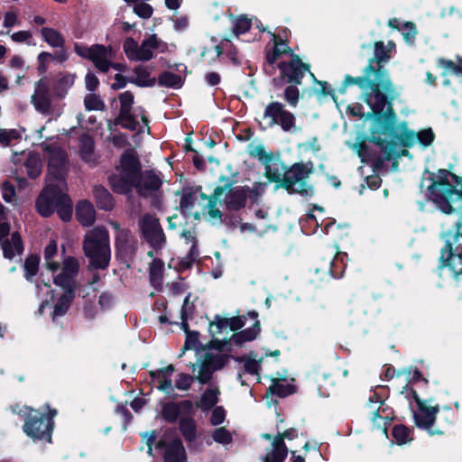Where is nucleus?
Listing matches in <instances>:
<instances>
[{
	"label": "nucleus",
	"instance_id": "obj_1",
	"mask_svg": "<svg viewBox=\"0 0 462 462\" xmlns=\"http://www.w3.org/2000/svg\"><path fill=\"white\" fill-rule=\"evenodd\" d=\"M118 173L109 178L112 189L116 193L130 195L135 188L140 196L146 197L160 189V178L151 172L141 173L139 160L131 151L124 152L121 157Z\"/></svg>",
	"mask_w": 462,
	"mask_h": 462
},
{
	"label": "nucleus",
	"instance_id": "obj_2",
	"mask_svg": "<svg viewBox=\"0 0 462 462\" xmlns=\"http://www.w3.org/2000/svg\"><path fill=\"white\" fill-rule=\"evenodd\" d=\"M357 85L364 90L363 97L371 107L373 113L380 114L386 106L387 97L393 99L399 93L393 85L386 69H375L372 65H366L361 77H345L344 86Z\"/></svg>",
	"mask_w": 462,
	"mask_h": 462
},
{
	"label": "nucleus",
	"instance_id": "obj_3",
	"mask_svg": "<svg viewBox=\"0 0 462 462\" xmlns=\"http://www.w3.org/2000/svg\"><path fill=\"white\" fill-rule=\"evenodd\" d=\"M429 198L444 213L453 211L452 205L462 199V178L447 170H439L428 188Z\"/></svg>",
	"mask_w": 462,
	"mask_h": 462
},
{
	"label": "nucleus",
	"instance_id": "obj_4",
	"mask_svg": "<svg viewBox=\"0 0 462 462\" xmlns=\"http://www.w3.org/2000/svg\"><path fill=\"white\" fill-rule=\"evenodd\" d=\"M66 185L47 180L45 189H42L36 201L38 213L42 217L51 216L57 210L63 221H69L72 215V201L65 193Z\"/></svg>",
	"mask_w": 462,
	"mask_h": 462
},
{
	"label": "nucleus",
	"instance_id": "obj_5",
	"mask_svg": "<svg viewBox=\"0 0 462 462\" xmlns=\"http://www.w3.org/2000/svg\"><path fill=\"white\" fill-rule=\"evenodd\" d=\"M83 248L93 267L100 269L107 267L110 260V246L109 236L105 228L97 226L89 230L85 236Z\"/></svg>",
	"mask_w": 462,
	"mask_h": 462
},
{
	"label": "nucleus",
	"instance_id": "obj_6",
	"mask_svg": "<svg viewBox=\"0 0 462 462\" xmlns=\"http://www.w3.org/2000/svg\"><path fill=\"white\" fill-rule=\"evenodd\" d=\"M247 193L245 187L232 188L231 186L217 187L214 190L211 199L203 205V209H207L210 219H221V212L217 205H226L227 208L237 209L245 205Z\"/></svg>",
	"mask_w": 462,
	"mask_h": 462
},
{
	"label": "nucleus",
	"instance_id": "obj_7",
	"mask_svg": "<svg viewBox=\"0 0 462 462\" xmlns=\"http://www.w3.org/2000/svg\"><path fill=\"white\" fill-rule=\"evenodd\" d=\"M123 49L128 60L148 61L153 58L154 51L160 53L169 51V45L156 34H150L142 41L141 44H138L133 38H126Z\"/></svg>",
	"mask_w": 462,
	"mask_h": 462
},
{
	"label": "nucleus",
	"instance_id": "obj_8",
	"mask_svg": "<svg viewBox=\"0 0 462 462\" xmlns=\"http://www.w3.org/2000/svg\"><path fill=\"white\" fill-rule=\"evenodd\" d=\"M313 171V164L310 163H294L285 172L284 178L281 184L282 187L291 193H299L309 196L313 193L312 187L308 183V179Z\"/></svg>",
	"mask_w": 462,
	"mask_h": 462
},
{
	"label": "nucleus",
	"instance_id": "obj_9",
	"mask_svg": "<svg viewBox=\"0 0 462 462\" xmlns=\"http://www.w3.org/2000/svg\"><path fill=\"white\" fill-rule=\"evenodd\" d=\"M120 102V111L116 118L115 123L122 127L131 131H143V127L148 128V120L142 107L136 108L137 116H141L143 125H140L135 116L132 114V106L134 104V96L131 91H125L118 96Z\"/></svg>",
	"mask_w": 462,
	"mask_h": 462
},
{
	"label": "nucleus",
	"instance_id": "obj_10",
	"mask_svg": "<svg viewBox=\"0 0 462 462\" xmlns=\"http://www.w3.org/2000/svg\"><path fill=\"white\" fill-rule=\"evenodd\" d=\"M74 49L79 56L90 60L101 72H107L110 69L111 61L116 56V52L111 47L100 44L90 47L76 44Z\"/></svg>",
	"mask_w": 462,
	"mask_h": 462
},
{
	"label": "nucleus",
	"instance_id": "obj_11",
	"mask_svg": "<svg viewBox=\"0 0 462 462\" xmlns=\"http://www.w3.org/2000/svg\"><path fill=\"white\" fill-rule=\"evenodd\" d=\"M139 227L142 236L152 249L158 251L165 245L166 236L158 217L144 214L140 217Z\"/></svg>",
	"mask_w": 462,
	"mask_h": 462
},
{
	"label": "nucleus",
	"instance_id": "obj_12",
	"mask_svg": "<svg viewBox=\"0 0 462 462\" xmlns=\"http://www.w3.org/2000/svg\"><path fill=\"white\" fill-rule=\"evenodd\" d=\"M263 119L267 121L269 126L280 125L285 132H291L295 128V116L286 110L284 105L273 101L265 106Z\"/></svg>",
	"mask_w": 462,
	"mask_h": 462
},
{
	"label": "nucleus",
	"instance_id": "obj_13",
	"mask_svg": "<svg viewBox=\"0 0 462 462\" xmlns=\"http://www.w3.org/2000/svg\"><path fill=\"white\" fill-rule=\"evenodd\" d=\"M211 197L205 196L200 189H185L182 190L180 208L183 214L192 215L196 219H199L200 214H207V209H203V205L208 202Z\"/></svg>",
	"mask_w": 462,
	"mask_h": 462
},
{
	"label": "nucleus",
	"instance_id": "obj_14",
	"mask_svg": "<svg viewBox=\"0 0 462 462\" xmlns=\"http://www.w3.org/2000/svg\"><path fill=\"white\" fill-rule=\"evenodd\" d=\"M0 246L4 256L8 259L21 255L23 251L20 234L16 231L10 233V226L6 223H0Z\"/></svg>",
	"mask_w": 462,
	"mask_h": 462
},
{
	"label": "nucleus",
	"instance_id": "obj_15",
	"mask_svg": "<svg viewBox=\"0 0 462 462\" xmlns=\"http://www.w3.org/2000/svg\"><path fill=\"white\" fill-rule=\"evenodd\" d=\"M53 423L50 419H45L44 415L40 417L30 415L23 425V431L31 438L44 439L47 442L51 441V432Z\"/></svg>",
	"mask_w": 462,
	"mask_h": 462
},
{
	"label": "nucleus",
	"instance_id": "obj_16",
	"mask_svg": "<svg viewBox=\"0 0 462 462\" xmlns=\"http://www.w3.org/2000/svg\"><path fill=\"white\" fill-rule=\"evenodd\" d=\"M418 411L414 413V420L418 427L427 430L431 435L440 434V430H432L439 408L430 405L426 401L417 400Z\"/></svg>",
	"mask_w": 462,
	"mask_h": 462
},
{
	"label": "nucleus",
	"instance_id": "obj_17",
	"mask_svg": "<svg viewBox=\"0 0 462 462\" xmlns=\"http://www.w3.org/2000/svg\"><path fill=\"white\" fill-rule=\"evenodd\" d=\"M79 269V261L73 257L68 256L63 260L60 272L53 276L54 283L60 289L75 288V277Z\"/></svg>",
	"mask_w": 462,
	"mask_h": 462
},
{
	"label": "nucleus",
	"instance_id": "obj_18",
	"mask_svg": "<svg viewBox=\"0 0 462 462\" xmlns=\"http://www.w3.org/2000/svg\"><path fill=\"white\" fill-rule=\"evenodd\" d=\"M67 170V157L60 148H54L51 151L49 170L47 180L59 182L61 186H65L64 174Z\"/></svg>",
	"mask_w": 462,
	"mask_h": 462
},
{
	"label": "nucleus",
	"instance_id": "obj_19",
	"mask_svg": "<svg viewBox=\"0 0 462 462\" xmlns=\"http://www.w3.org/2000/svg\"><path fill=\"white\" fill-rule=\"evenodd\" d=\"M282 76L289 82L300 84L304 74L310 71V66L303 63L298 56L292 55L289 61H282L278 65Z\"/></svg>",
	"mask_w": 462,
	"mask_h": 462
},
{
	"label": "nucleus",
	"instance_id": "obj_20",
	"mask_svg": "<svg viewBox=\"0 0 462 462\" xmlns=\"http://www.w3.org/2000/svg\"><path fill=\"white\" fill-rule=\"evenodd\" d=\"M262 438L270 440L262 456L263 462H283L288 455V448L280 437L263 434Z\"/></svg>",
	"mask_w": 462,
	"mask_h": 462
},
{
	"label": "nucleus",
	"instance_id": "obj_21",
	"mask_svg": "<svg viewBox=\"0 0 462 462\" xmlns=\"http://www.w3.org/2000/svg\"><path fill=\"white\" fill-rule=\"evenodd\" d=\"M367 418L373 422L374 426L386 434L388 414H385L383 403L380 400H371L365 408Z\"/></svg>",
	"mask_w": 462,
	"mask_h": 462
},
{
	"label": "nucleus",
	"instance_id": "obj_22",
	"mask_svg": "<svg viewBox=\"0 0 462 462\" xmlns=\"http://www.w3.org/2000/svg\"><path fill=\"white\" fill-rule=\"evenodd\" d=\"M50 84L47 79H41L35 83L34 94L32 96V103L35 108L47 113L51 106L49 97Z\"/></svg>",
	"mask_w": 462,
	"mask_h": 462
},
{
	"label": "nucleus",
	"instance_id": "obj_23",
	"mask_svg": "<svg viewBox=\"0 0 462 462\" xmlns=\"http://www.w3.org/2000/svg\"><path fill=\"white\" fill-rule=\"evenodd\" d=\"M191 307H189V296H186L183 306L181 309V328L186 332V340L182 347L181 355L186 350L195 349L199 346V334L197 332H191L188 330L187 319L190 313Z\"/></svg>",
	"mask_w": 462,
	"mask_h": 462
},
{
	"label": "nucleus",
	"instance_id": "obj_24",
	"mask_svg": "<svg viewBox=\"0 0 462 462\" xmlns=\"http://www.w3.org/2000/svg\"><path fill=\"white\" fill-rule=\"evenodd\" d=\"M73 291L74 290L71 289H60L51 291V298L54 299L57 297V301L51 313L53 319L57 317L63 316L67 312L74 297Z\"/></svg>",
	"mask_w": 462,
	"mask_h": 462
},
{
	"label": "nucleus",
	"instance_id": "obj_25",
	"mask_svg": "<svg viewBox=\"0 0 462 462\" xmlns=\"http://www.w3.org/2000/svg\"><path fill=\"white\" fill-rule=\"evenodd\" d=\"M264 175L267 177L269 181L282 183L286 172V167L284 163L273 154L264 162Z\"/></svg>",
	"mask_w": 462,
	"mask_h": 462
},
{
	"label": "nucleus",
	"instance_id": "obj_26",
	"mask_svg": "<svg viewBox=\"0 0 462 462\" xmlns=\"http://www.w3.org/2000/svg\"><path fill=\"white\" fill-rule=\"evenodd\" d=\"M198 369L196 379L201 383H208L212 376L213 372L216 370L214 358L211 356H206L203 360L198 361L196 364H190V368L193 373Z\"/></svg>",
	"mask_w": 462,
	"mask_h": 462
},
{
	"label": "nucleus",
	"instance_id": "obj_27",
	"mask_svg": "<svg viewBox=\"0 0 462 462\" xmlns=\"http://www.w3.org/2000/svg\"><path fill=\"white\" fill-rule=\"evenodd\" d=\"M152 68L144 65H138L133 69V76L129 82L141 88L154 86L156 79L152 77Z\"/></svg>",
	"mask_w": 462,
	"mask_h": 462
},
{
	"label": "nucleus",
	"instance_id": "obj_28",
	"mask_svg": "<svg viewBox=\"0 0 462 462\" xmlns=\"http://www.w3.org/2000/svg\"><path fill=\"white\" fill-rule=\"evenodd\" d=\"M76 218L84 226H89L96 220V210L93 205L87 201L81 200L76 207Z\"/></svg>",
	"mask_w": 462,
	"mask_h": 462
},
{
	"label": "nucleus",
	"instance_id": "obj_29",
	"mask_svg": "<svg viewBox=\"0 0 462 462\" xmlns=\"http://www.w3.org/2000/svg\"><path fill=\"white\" fill-rule=\"evenodd\" d=\"M393 46L394 45L392 42H388L387 46H385L383 42H376L374 43V57L369 60L367 65L374 67V63H376L377 67L375 69H379V67H381V69H385L382 64L389 60L390 51Z\"/></svg>",
	"mask_w": 462,
	"mask_h": 462
},
{
	"label": "nucleus",
	"instance_id": "obj_30",
	"mask_svg": "<svg viewBox=\"0 0 462 462\" xmlns=\"http://www.w3.org/2000/svg\"><path fill=\"white\" fill-rule=\"evenodd\" d=\"M201 58H208V61H214L222 55V47L217 44L214 37L205 38L201 41Z\"/></svg>",
	"mask_w": 462,
	"mask_h": 462
},
{
	"label": "nucleus",
	"instance_id": "obj_31",
	"mask_svg": "<svg viewBox=\"0 0 462 462\" xmlns=\"http://www.w3.org/2000/svg\"><path fill=\"white\" fill-rule=\"evenodd\" d=\"M165 462H187L184 447L180 439L172 440L166 448Z\"/></svg>",
	"mask_w": 462,
	"mask_h": 462
},
{
	"label": "nucleus",
	"instance_id": "obj_32",
	"mask_svg": "<svg viewBox=\"0 0 462 462\" xmlns=\"http://www.w3.org/2000/svg\"><path fill=\"white\" fill-rule=\"evenodd\" d=\"M191 407V402L188 401L167 403L162 409V417L168 421H175L183 411L190 410Z\"/></svg>",
	"mask_w": 462,
	"mask_h": 462
},
{
	"label": "nucleus",
	"instance_id": "obj_33",
	"mask_svg": "<svg viewBox=\"0 0 462 462\" xmlns=\"http://www.w3.org/2000/svg\"><path fill=\"white\" fill-rule=\"evenodd\" d=\"M445 255H447L448 265L454 276L457 278L459 275H462V255L460 254H453L450 244H447L442 250L441 259H444Z\"/></svg>",
	"mask_w": 462,
	"mask_h": 462
},
{
	"label": "nucleus",
	"instance_id": "obj_34",
	"mask_svg": "<svg viewBox=\"0 0 462 462\" xmlns=\"http://www.w3.org/2000/svg\"><path fill=\"white\" fill-rule=\"evenodd\" d=\"M94 197L97 206L105 210H110L114 207L112 195L103 187H95Z\"/></svg>",
	"mask_w": 462,
	"mask_h": 462
},
{
	"label": "nucleus",
	"instance_id": "obj_35",
	"mask_svg": "<svg viewBox=\"0 0 462 462\" xmlns=\"http://www.w3.org/2000/svg\"><path fill=\"white\" fill-rule=\"evenodd\" d=\"M42 39L51 47L61 48L65 41L62 35L53 28L43 27L41 30Z\"/></svg>",
	"mask_w": 462,
	"mask_h": 462
},
{
	"label": "nucleus",
	"instance_id": "obj_36",
	"mask_svg": "<svg viewBox=\"0 0 462 462\" xmlns=\"http://www.w3.org/2000/svg\"><path fill=\"white\" fill-rule=\"evenodd\" d=\"M79 153L86 162L95 163L94 142L88 135L81 136Z\"/></svg>",
	"mask_w": 462,
	"mask_h": 462
},
{
	"label": "nucleus",
	"instance_id": "obj_37",
	"mask_svg": "<svg viewBox=\"0 0 462 462\" xmlns=\"http://www.w3.org/2000/svg\"><path fill=\"white\" fill-rule=\"evenodd\" d=\"M24 167L30 178L35 179L40 176L42 167L40 156L36 153H29Z\"/></svg>",
	"mask_w": 462,
	"mask_h": 462
},
{
	"label": "nucleus",
	"instance_id": "obj_38",
	"mask_svg": "<svg viewBox=\"0 0 462 462\" xmlns=\"http://www.w3.org/2000/svg\"><path fill=\"white\" fill-rule=\"evenodd\" d=\"M396 138L404 147H412L418 143V134L416 132L408 129L405 123L401 125L400 133L396 135Z\"/></svg>",
	"mask_w": 462,
	"mask_h": 462
},
{
	"label": "nucleus",
	"instance_id": "obj_39",
	"mask_svg": "<svg viewBox=\"0 0 462 462\" xmlns=\"http://www.w3.org/2000/svg\"><path fill=\"white\" fill-rule=\"evenodd\" d=\"M163 269L164 263L161 260H153L150 265V280L157 289L162 288Z\"/></svg>",
	"mask_w": 462,
	"mask_h": 462
},
{
	"label": "nucleus",
	"instance_id": "obj_40",
	"mask_svg": "<svg viewBox=\"0 0 462 462\" xmlns=\"http://www.w3.org/2000/svg\"><path fill=\"white\" fill-rule=\"evenodd\" d=\"M58 247L55 241H51L44 249V259L46 262V267L52 273L59 271V263L52 260V257L57 254Z\"/></svg>",
	"mask_w": 462,
	"mask_h": 462
},
{
	"label": "nucleus",
	"instance_id": "obj_41",
	"mask_svg": "<svg viewBox=\"0 0 462 462\" xmlns=\"http://www.w3.org/2000/svg\"><path fill=\"white\" fill-rule=\"evenodd\" d=\"M158 82L167 88H179L182 86L181 77L169 71L162 72L159 76Z\"/></svg>",
	"mask_w": 462,
	"mask_h": 462
},
{
	"label": "nucleus",
	"instance_id": "obj_42",
	"mask_svg": "<svg viewBox=\"0 0 462 462\" xmlns=\"http://www.w3.org/2000/svg\"><path fill=\"white\" fill-rule=\"evenodd\" d=\"M181 236L185 239L187 245H190V248L188 254V262H194L199 256V250L197 248L196 236L191 231H183Z\"/></svg>",
	"mask_w": 462,
	"mask_h": 462
},
{
	"label": "nucleus",
	"instance_id": "obj_43",
	"mask_svg": "<svg viewBox=\"0 0 462 462\" xmlns=\"http://www.w3.org/2000/svg\"><path fill=\"white\" fill-rule=\"evenodd\" d=\"M211 436L215 442L223 446L229 445L233 442V433L225 427L215 429Z\"/></svg>",
	"mask_w": 462,
	"mask_h": 462
},
{
	"label": "nucleus",
	"instance_id": "obj_44",
	"mask_svg": "<svg viewBox=\"0 0 462 462\" xmlns=\"http://www.w3.org/2000/svg\"><path fill=\"white\" fill-rule=\"evenodd\" d=\"M262 360V356L258 357L257 355L254 354H250L248 356L242 358L245 370L251 374H258Z\"/></svg>",
	"mask_w": 462,
	"mask_h": 462
},
{
	"label": "nucleus",
	"instance_id": "obj_45",
	"mask_svg": "<svg viewBox=\"0 0 462 462\" xmlns=\"http://www.w3.org/2000/svg\"><path fill=\"white\" fill-rule=\"evenodd\" d=\"M180 429L187 440H193L196 437V422L193 419L181 420Z\"/></svg>",
	"mask_w": 462,
	"mask_h": 462
},
{
	"label": "nucleus",
	"instance_id": "obj_46",
	"mask_svg": "<svg viewBox=\"0 0 462 462\" xmlns=\"http://www.w3.org/2000/svg\"><path fill=\"white\" fill-rule=\"evenodd\" d=\"M248 153L263 164L273 154V152H268L263 145L253 143L248 146Z\"/></svg>",
	"mask_w": 462,
	"mask_h": 462
},
{
	"label": "nucleus",
	"instance_id": "obj_47",
	"mask_svg": "<svg viewBox=\"0 0 462 462\" xmlns=\"http://www.w3.org/2000/svg\"><path fill=\"white\" fill-rule=\"evenodd\" d=\"M233 32L238 36L246 32L251 27V20L245 16H237L232 19Z\"/></svg>",
	"mask_w": 462,
	"mask_h": 462
},
{
	"label": "nucleus",
	"instance_id": "obj_48",
	"mask_svg": "<svg viewBox=\"0 0 462 462\" xmlns=\"http://www.w3.org/2000/svg\"><path fill=\"white\" fill-rule=\"evenodd\" d=\"M217 394L218 392L217 390H207L200 399V408L202 410H209L210 408H212L217 402Z\"/></svg>",
	"mask_w": 462,
	"mask_h": 462
},
{
	"label": "nucleus",
	"instance_id": "obj_49",
	"mask_svg": "<svg viewBox=\"0 0 462 462\" xmlns=\"http://www.w3.org/2000/svg\"><path fill=\"white\" fill-rule=\"evenodd\" d=\"M84 106L85 108L88 111L91 110H103L105 108V104L101 97L97 94L90 93L88 94L84 98Z\"/></svg>",
	"mask_w": 462,
	"mask_h": 462
},
{
	"label": "nucleus",
	"instance_id": "obj_50",
	"mask_svg": "<svg viewBox=\"0 0 462 462\" xmlns=\"http://www.w3.org/2000/svg\"><path fill=\"white\" fill-rule=\"evenodd\" d=\"M73 84L74 76L69 74L62 76L56 84V95L62 97L67 93L68 88H69Z\"/></svg>",
	"mask_w": 462,
	"mask_h": 462
},
{
	"label": "nucleus",
	"instance_id": "obj_51",
	"mask_svg": "<svg viewBox=\"0 0 462 462\" xmlns=\"http://www.w3.org/2000/svg\"><path fill=\"white\" fill-rule=\"evenodd\" d=\"M225 326L230 327L232 330H236L244 326V322L240 317H236L229 319H218V321L210 324L211 329H213L214 327L222 328Z\"/></svg>",
	"mask_w": 462,
	"mask_h": 462
},
{
	"label": "nucleus",
	"instance_id": "obj_52",
	"mask_svg": "<svg viewBox=\"0 0 462 462\" xmlns=\"http://www.w3.org/2000/svg\"><path fill=\"white\" fill-rule=\"evenodd\" d=\"M152 376H154L155 380L158 383V388L161 391H163L165 393H171L173 390L171 378L170 374H166L165 373H156L152 374Z\"/></svg>",
	"mask_w": 462,
	"mask_h": 462
},
{
	"label": "nucleus",
	"instance_id": "obj_53",
	"mask_svg": "<svg viewBox=\"0 0 462 462\" xmlns=\"http://www.w3.org/2000/svg\"><path fill=\"white\" fill-rule=\"evenodd\" d=\"M270 181L254 182L251 188L245 187L247 197L256 200L258 197L262 196L265 191V189L269 185Z\"/></svg>",
	"mask_w": 462,
	"mask_h": 462
},
{
	"label": "nucleus",
	"instance_id": "obj_54",
	"mask_svg": "<svg viewBox=\"0 0 462 462\" xmlns=\"http://www.w3.org/2000/svg\"><path fill=\"white\" fill-rule=\"evenodd\" d=\"M393 437L399 445L405 444L411 439L409 430L403 425H397L393 429Z\"/></svg>",
	"mask_w": 462,
	"mask_h": 462
},
{
	"label": "nucleus",
	"instance_id": "obj_55",
	"mask_svg": "<svg viewBox=\"0 0 462 462\" xmlns=\"http://www.w3.org/2000/svg\"><path fill=\"white\" fill-rule=\"evenodd\" d=\"M39 259L37 256L32 255L26 258L24 263L25 277L29 280L34 276L38 271Z\"/></svg>",
	"mask_w": 462,
	"mask_h": 462
},
{
	"label": "nucleus",
	"instance_id": "obj_56",
	"mask_svg": "<svg viewBox=\"0 0 462 462\" xmlns=\"http://www.w3.org/2000/svg\"><path fill=\"white\" fill-rule=\"evenodd\" d=\"M284 98L287 103L295 107L300 99V91L295 86H288L284 90Z\"/></svg>",
	"mask_w": 462,
	"mask_h": 462
},
{
	"label": "nucleus",
	"instance_id": "obj_57",
	"mask_svg": "<svg viewBox=\"0 0 462 462\" xmlns=\"http://www.w3.org/2000/svg\"><path fill=\"white\" fill-rule=\"evenodd\" d=\"M134 13L141 18L148 19L152 16L153 10L149 4L139 2L134 5Z\"/></svg>",
	"mask_w": 462,
	"mask_h": 462
},
{
	"label": "nucleus",
	"instance_id": "obj_58",
	"mask_svg": "<svg viewBox=\"0 0 462 462\" xmlns=\"http://www.w3.org/2000/svg\"><path fill=\"white\" fill-rule=\"evenodd\" d=\"M330 378V374H318L317 376V383L319 384V394L322 395V396H328L329 393H328V387L329 385H333L334 384V381L333 380H329V382L326 383V381Z\"/></svg>",
	"mask_w": 462,
	"mask_h": 462
},
{
	"label": "nucleus",
	"instance_id": "obj_59",
	"mask_svg": "<svg viewBox=\"0 0 462 462\" xmlns=\"http://www.w3.org/2000/svg\"><path fill=\"white\" fill-rule=\"evenodd\" d=\"M19 24H20V21L18 18L17 12L8 11L5 14L3 26L8 29L6 33H9L10 28H12L15 25H19Z\"/></svg>",
	"mask_w": 462,
	"mask_h": 462
},
{
	"label": "nucleus",
	"instance_id": "obj_60",
	"mask_svg": "<svg viewBox=\"0 0 462 462\" xmlns=\"http://www.w3.org/2000/svg\"><path fill=\"white\" fill-rule=\"evenodd\" d=\"M19 136L20 135H19L18 132L14 129H12V130L1 129L0 130V143L3 146H8L13 140L18 139Z\"/></svg>",
	"mask_w": 462,
	"mask_h": 462
},
{
	"label": "nucleus",
	"instance_id": "obj_61",
	"mask_svg": "<svg viewBox=\"0 0 462 462\" xmlns=\"http://www.w3.org/2000/svg\"><path fill=\"white\" fill-rule=\"evenodd\" d=\"M194 379H196V376L193 377L189 374H180L176 380L175 385L179 390H188Z\"/></svg>",
	"mask_w": 462,
	"mask_h": 462
},
{
	"label": "nucleus",
	"instance_id": "obj_62",
	"mask_svg": "<svg viewBox=\"0 0 462 462\" xmlns=\"http://www.w3.org/2000/svg\"><path fill=\"white\" fill-rule=\"evenodd\" d=\"M255 337H256L255 331L244 330V331H241L240 333L234 334L232 339L236 344H242L244 342L253 340L254 338H255Z\"/></svg>",
	"mask_w": 462,
	"mask_h": 462
},
{
	"label": "nucleus",
	"instance_id": "obj_63",
	"mask_svg": "<svg viewBox=\"0 0 462 462\" xmlns=\"http://www.w3.org/2000/svg\"><path fill=\"white\" fill-rule=\"evenodd\" d=\"M416 134H418V143L423 146H429L434 140V134L431 129H425Z\"/></svg>",
	"mask_w": 462,
	"mask_h": 462
},
{
	"label": "nucleus",
	"instance_id": "obj_64",
	"mask_svg": "<svg viewBox=\"0 0 462 462\" xmlns=\"http://www.w3.org/2000/svg\"><path fill=\"white\" fill-rule=\"evenodd\" d=\"M226 411L222 407H216L210 415V423L212 425H219L224 422Z\"/></svg>",
	"mask_w": 462,
	"mask_h": 462
}]
</instances>
